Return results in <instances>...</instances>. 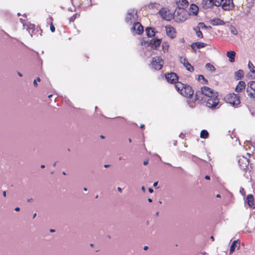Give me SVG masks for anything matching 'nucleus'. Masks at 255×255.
<instances>
[{
    "instance_id": "obj_1",
    "label": "nucleus",
    "mask_w": 255,
    "mask_h": 255,
    "mask_svg": "<svg viewBox=\"0 0 255 255\" xmlns=\"http://www.w3.org/2000/svg\"><path fill=\"white\" fill-rule=\"evenodd\" d=\"M188 4L187 0H179L177 3L178 8H176L174 12V16L177 17L176 20L183 22L187 19L188 14L185 10V6Z\"/></svg>"
},
{
    "instance_id": "obj_2",
    "label": "nucleus",
    "mask_w": 255,
    "mask_h": 255,
    "mask_svg": "<svg viewBox=\"0 0 255 255\" xmlns=\"http://www.w3.org/2000/svg\"><path fill=\"white\" fill-rule=\"evenodd\" d=\"M175 87L176 90L184 97H191L194 94V91L192 87L188 85L179 82L177 83Z\"/></svg>"
},
{
    "instance_id": "obj_3",
    "label": "nucleus",
    "mask_w": 255,
    "mask_h": 255,
    "mask_svg": "<svg viewBox=\"0 0 255 255\" xmlns=\"http://www.w3.org/2000/svg\"><path fill=\"white\" fill-rule=\"evenodd\" d=\"M217 92H214L213 90L210 88L209 87L205 86L201 88L200 91L196 92L195 94V100L196 101H203V98L202 96L207 97L206 98L212 96L214 94H217Z\"/></svg>"
},
{
    "instance_id": "obj_4",
    "label": "nucleus",
    "mask_w": 255,
    "mask_h": 255,
    "mask_svg": "<svg viewBox=\"0 0 255 255\" xmlns=\"http://www.w3.org/2000/svg\"><path fill=\"white\" fill-rule=\"evenodd\" d=\"M204 101H206L207 107L212 110L218 109L220 107L218 94L210 96V97L205 99Z\"/></svg>"
},
{
    "instance_id": "obj_5",
    "label": "nucleus",
    "mask_w": 255,
    "mask_h": 255,
    "mask_svg": "<svg viewBox=\"0 0 255 255\" xmlns=\"http://www.w3.org/2000/svg\"><path fill=\"white\" fill-rule=\"evenodd\" d=\"M137 12L134 9H130L128 10L125 17V21L128 24H131L132 23L137 22L138 17Z\"/></svg>"
},
{
    "instance_id": "obj_6",
    "label": "nucleus",
    "mask_w": 255,
    "mask_h": 255,
    "mask_svg": "<svg viewBox=\"0 0 255 255\" xmlns=\"http://www.w3.org/2000/svg\"><path fill=\"white\" fill-rule=\"evenodd\" d=\"M220 5L225 10H232L234 7L233 0H216L215 6Z\"/></svg>"
},
{
    "instance_id": "obj_7",
    "label": "nucleus",
    "mask_w": 255,
    "mask_h": 255,
    "mask_svg": "<svg viewBox=\"0 0 255 255\" xmlns=\"http://www.w3.org/2000/svg\"><path fill=\"white\" fill-rule=\"evenodd\" d=\"M240 98L235 93L229 94L226 97L227 102L233 107H238L241 103Z\"/></svg>"
},
{
    "instance_id": "obj_8",
    "label": "nucleus",
    "mask_w": 255,
    "mask_h": 255,
    "mask_svg": "<svg viewBox=\"0 0 255 255\" xmlns=\"http://www.w3.org/2000/svg\"><path fill=\"white\" fill-rule=\"evenodd\" d=\"M163 64L162 59L159 56H156L152 58L150 66L155 70H159L162 68Z\"/></svg>"
},
{
    "instance_id": "obj_9",
    "label": "nucleus",
    "mask_w": 255,
    "mask_h": 255,
    "mask_svg": "<svg viewBox=\"0 0 255 255\" xmlns=\"http://www.w3.org/2000/svg\"><path fill=\"white\" fill-rule=\"evenodd\" d=\"M161 43V39L156 38L150 41L142 40L141 42L142 45L150 46L152 48L156 49Z\"/></svg>"
},
{
    "instance_id": "obj_10",
    "label": "nucleus",
    "mask_w": 255,
    "mask_h": 255,
    "mask_svg": "<svg viewBox=\"0 0 255 255\" xmlns=\"http://www.w3.org/2000/svg\"><path fill=\"white\" fill-rule=\"evenodd\" d=\"M165 77L168 83L176 84L178 83V81L179 77L175 73L170 72L169 73L165 74Z\"/></svg>"
},
{
    "instance_id": "obj_11",
    "label": "nucleus",
    "mask_w": 255,
    "mask_h": 255,
    "mask_svg": "<svg viewBox=\"0 0 255 255\" xmlns=\"http://www.w3.org/2000/svg\"><path fill=\"white\" fill-rule=\"evenodd\" d=\"M160 16L164 19L166 20H170L173 18H175L176 19V17H175L173 14L169 12V11L166 10L163 8L161 9L158 12Z\"/></svg>"
},
{
    "instance_id": "obj_12",
    "label": "nucleus",
    "mask_w": 255,
    "mask_h": 255,
    "mask_svg": "<svg viewBox=\"0 0 255 255\" xmlns=\"http://www.w3.org/2000/svg\"><path fill=\"white\" fill-rule=\"evenodd\" d=\"M181 63H182L185 67L187 70L190 72H192L194 68L188 61L185 58L180 57V59Z\"/></svg>"
},
{
    "instance_id": "obj_13",
    "label": "nucleus",
    "mask_w": 255,
    "mask_h": 255,
    "mask_svg": "<svg viewBox=\"0 0 255 255\" xmlns=\"http://www.w3.org/2000/svg\"><path fill=\"white\" fill-rule=\"evenodd\" d=\"M247 92L250 97V94L252 93L253 95H255V81H250L248 83L247 88Z\"/></svg>"
},
{
    "instance_id": "obj_14",
    "label": "nucleus",
    "mask_w": 255,
    "mask_h": 255,
    "mask_svg": "<svg viewBox=\"0 0 255 255\" xmlns=\"http://www.w3.org/2000/svg\"><path fill=\"white\" fill-rule=\"evenodd\" d=\"M247 92L250 97V94L252 93L253 95H255V81H250L248 83L247 88Z\"/></svg>"
},
{
    "instance_id": "obj_15",
    "label": "nucleus",
    "mask_w": 255,
    "mask_h": 255,
    "mask_svg": "<svg viewBox=\"0 0 255 255\" xmlns=\"http://www.w3.org/2000/svg\"><path fill=\"white\" fill-rule=\"evenodd\" d=\"M216 0H203L201 3L204 8L207 9L215 5Z\"/></svg>"
},
{
    "instance_id": "obj_16",
    "label": "nucleus",
    "mask_w": 255,
    "mask_h": 255,
    "mask_svg": "<svg viewBox=\"0 0 255 255\" xmlns=\"http://www.w3.org/2000/svg\"><path fill=\"white\" fill-rule=\"evenodd\" d=\"M131 30L133 31H136L137 34H140L143 31V27L139 22L137 21L133 24L131 27Z\"/></svg>"
},
{
    "instance_id": "obj_17",
    "label": "nucleus",
    "mask_w": 255,
    "mask_h": 255,
    "mask_svg": "<svg viewBox=\"0 0 255 255\" xmlns=\"http://www.w3.org/2000/svg\"><path fill=\"white\" fill-rule=\"evenodd\" d=\"M166 34L168 36L173 39L176 37V31L174 28L171 26L165 27Z\"/></svg>"
},
{
    "instance_id": "obj_18",
    "label": "nucleus",
    "mask_w": 255,
    "mask_h": 255,
    "mask_svg": "<svg viewBox=\"0 0 255 255\" xmlns=\"http://www.w3.org/2000/svg\"><path fill=\"white\" fill-rule=\"evenodd\" d=\"M238 163L240 168L243 170L246 169L249 163L248 159L244 156L239 159Z\"/></svg>"
},
{
    "instance_id": "obj_19",
    "label": "nucleus",
    "mask_w": 255,
    "mask_h": 255,
    "mask_svg": "<svg viewBox=\"0 0 255 255\" xmlns=\"http://www.w3.org/2000/svg\"><path fill=\"white\" fill-rule=\"evenodd\" d=\"M207 45V44L205 43L201 42H196L192 43V44L191 45V47L192 49L195 52L197 49L203 48Z\"/></svg>"
},
{
    "instance_id": "obj_20",
    "label": "nucleus",
    "mask_w": 255,
    "mask_h": 255,
    "mask_svg": "<svg viewBox=\"0 0 255 255\" xmlns=\"http://www.w3.org/2000/svg\"><path fill=\"white\" fill-rule=\"evenodd\" d=\"M198 10L199 8L197 5L195 4H192L188 11V15H196L198 12Z\"/></svg>"
},
{
    "instance_id": "obj_21",
    "label": "nucleus",
    "mask_w": 255,
    "mask_h": 255,
    "mask_svg": "<svg viewBox=\"0 0 255 255\" xmlns=\"http://www.w3.org/2000/svg\"><path fill=\"white\" fill-rule=\"evenodd\" d=\"M240 247V242L239 240L233 241L230 246V255H231L235 250L236 248L239 249Z\"/></svg>"
},
{
    "instance_id": "obj_22",
    "label": "nucleus",
    "mask_w": 255,
    "mask_h": 255,
    "mask_svg": "<svg viewBox=\"0 0 255 255\" xmlns=\"http://www.w3.org/2000/svg\"><path fill=\"white\" fill-rule=\"evenodd\" d=\"M246 200L247 201L249 206L251 208H252L253 209H255V203L254 198L253 195L252 194L248 195L247 197Z\"/></svg>"
},
{
    "instance_id": "obj_23",
    "label": "nucleus",
    "mask_w": 255,
    "mask_h": 255,
    "mask_svg": "<svg viewBox=\"0 0 255 255\" xmlns=\"http://www.w3.org/2000/svg\"><path fill=\"white\" fill-rule=\"evenodd\" d=\"M246 83L245 82L241 81L239 82L238 84L236 87V91L238 93L241 92L243 89L245 88Z\"/></svg>"
},
{
    "instance_id": "obj_24",
    "label": "nucleus",
    "mask_w": 255,
    "mask_h": 255,
    "mask_svg": "<svg viewBox=\"0 0 255 255\" xmlns=\"http://www.w3.org/2000/svg\"><path fill=\"white\" fill-rule=\"evenodd\" d=\"M236 52L234 51H229L227 53V56L229 58V60L230 62H234L235 61V57Z\"/></svg>"
},
{
    "instance_id": "obj_25",
    "label": "nucleus",
    "mask_w": 255,
    "mask_h": 255,
    "mask_svg": "<svg viewBox=\"0 0 255 255\" xmlns=\"http://www.w3.org/2000/svg\"><path fill=\"white\" fill-rule=\"evenodd\" d=\"M211 23L213 25H223L225 24V22L219 18L213 19Z\"/></svg>"
},
{
    "instance_id": "obj_26",
    "label": "nucleus",
    "mask_w": 255,
    "mask_h": 255,
    "mask_svg": "<svg viewBox=\"0 0 255 255\" xmlns=\"http://www.w3.org/2000/svg\"><path fill=\"white\" fill-rule=\"evenodd\" d=\"M145 32L148 37H151L155 35L154 28L152 27H147L145 29Z\"/></svg>"
},
{
    "instance_id": "obj_27",
    "label": "nucleus",
    "mask_w": 255,
    "mask_h": 255,
    "mask_svg": "<svg viewBox=\"0 0 255 255\" xmlns=\"http://www.w3.org/2000/svg\"><path fill=\"white\" fill-rule=\"evenodd\" d=\"M35 25L32 24H29L27 25V30L28 31L29 33L30 34L31 37L32 36V32L34 30Z\"/></svg>"
},
{
    "instance_id": "obj_28",
    "label": "nucleus",
    "mask_w": 255,
    "mask_h": 255,
    "mask_svg": "<svg viewBox=\"0 0 255 255\" xmlns=\"http://www.w3.org/2000/svg\"><path fill=\"white\" fill-rule=\"evenodd\" d=\"M194 30L196 32L197 36L199 38H203V35L202 32L199 30V28H196L195 27L193 28Z\"/></svg>"
},
{
    "instance_id": "obj_29",
    "label": "nucleus",
    "mask_w": 255,
    "mask_h": 255,
    "mask_svg": "<svg viewBox=\"0 0 255 255\" xmlns=\"http://www.w3.org/2000/svg\"><path fill=\"white\" fill-rule=\"evenodd\" d=\"M195 27L199 28V30H200V29H207V28H211V27L210 26H206L203 22H199L198 24V26H197Z\"/></svg>"
},
{
    "instance_id": "obj_30",
    "label": "nucleus",
    "mask_w": 255,
    "mask_h": 255,
    "mask_svg": "<svg viewBox=\"0 0 255 255\" xmlns=\"http://www.w3.org/2000/svg\"><path fill=\"white\" fill-rule=\"evenodd\" d=\"M248 68L249 69L251 72L253 73H255V66L254 64L249 61L248 64Z\"/></svg>"
},
{
    "instance_id": "obj_31",
    "label": "nucleus",
    "mask_w": 255,
    "mask_h": 255,
    "mask_svg": "<svg viewBox=\"0 0 255 255\" xmlns=\"http://www.w3.org/2000/svg\"><path fill=\"white\" fill-rule=\"evenodd\" d=\"M244 72L242 70H239L235 72V76L238 78V79H241L243 77Z\"/></svg>"
},
{
    "instance_id": "obj_32",
    "label": "nucleus",
    "mask_w": 255,
    "mask_h": 255,
    "mask_svg": "<svg viewBox=\"0 0 255 255\" xmlns=\"http://www.w3.org/2000/svg\"><path fill=\"white\" fill-rule=\"evenodd\" d=\"M205 67L212 72H215L216 70L215 67L210 63H207L205 65Z\"/></svg>"
},
{
    "instance_id": "obj_33",
    "label": "nucleus",
    "mask_w": 255,
    "mask_h": 255,
    "mask_svg": "<svg viewBox=\"0 0 255 255\" xmlns=\"http://www.w3.org/2000/svg\"><path fill=\"white\" fill-rule=\"evenodd\" d=\"M209 136V133L207 130L203 129L200 133V137L203 138H206Z\"/></svg>"
},
{
    "instance_id": "obj_34",
    "label": "nucleus",
    "mask_w": 255,
    "mask_h": 255,
    "mask_svg": "<svg viewBox=\"0 0 255 255\" xmlns=\"http://www.w3.org/2000/svg\"><path fill=\"white\" fill-rule=\"evenodd\" d=\"M80 16V14H78V13H75V14H74L73 16H72L71 17H70V18H69V21L70 22H74V20L78 17H79Z\"/></svg>"
},
{
    "instance_id": "obj_35",
    "label": "nucleus",
    "mask_w": 255,
    "mask_h": 255,
    "mask_svg": "<svg viewBox=\"0 0 255 255\" xmlns=\"http://www.w3.org/2000/svg\"><path fill=\"white\" fill-rule=\"evenodd\" d=\"M169 45L167 43L164 42L162 44V48L164 52H166L168 51Z\"/></svg>"
},
{
    "instance_id": "obj_36",
    "label": "nucleus",
    "mask_w": 255,
    "mask_h": 255,
    "mask_svg": "<svg viewBox=\"0 0 255 255\" xmlns=\"http://www.w3.org/2000/svg\"><path fill=\"white\" fill-rule=\"evenodd\" d=\"M198 80H199V81L202 80L204 81V82H202L203 84H207V83H208V80L207 79H206L204 78V76L202 75H199Z\"/></svg>"
},
{
    "instance_id": "obj_37",
    "label": "nucleus",
    "mask_w": 255,
    "mask_h": 255,
    "mask_svg": "<svg viewBox=\"0 0 255 255\" xmlns=\"http://www.w3.org/2000/svg\"><path fill=\"white\" fill-rule=\"evenodd\" d=\"M82 2L84 3L85 5H91V0H81ZM72 3H73V0H71Z\"/></svg>"
},
{
    "instance_id": "obj_38",
    "label": "nucleus",
    "mask_w": 255,
    "mask_h": 255,
    "mask_svg": "<svg viewBox=\"0 0 255 255\" xmlns=\"http://www.w3.org/2000/svg\"><path fill=\"white\" fill-rule=\"evenodd\" d=\"M50 30L52 32H53L55 31V27L52 23L50 24Z\"/></svg>"
},
{
    "instance_id": "obj_39",
    "label": "nucleus",
    "mask_w": 255,
    "mask_h": 255,
    "mask_svg": "<svg viewBox=\"0 0 255 255\" xmlns=\"http://www.w3.org/2000/svg\"><path fill=\"white\" fill-rule=\"evenodd\" d=\"M240 192L243 194V195H244L245 193V190H244V189L242 187H241L240 188Z\"/></svg>"
},
{
    "instance_id": "obj_40",
    "label": "nucleus",
    "mask_w": 255,
    "mask_h": 255,
    "mask_svg": "<svg viewBox=\"0 0 255 255\" xmlns=\"http://www.w3.org/2000/svg\"><path fill=\"white\" fill-rule=\"evenodd\" d=\"M250 98H255V95H253L252 93L250 94Z\"/></svg>"
},
{
    "instance_id": "obj_41",
    "label": "nucleus",
    "mask_w": 255,
    "mask_h": 255,
    "mask_svg": "<svg viewBox=\"0 0 255 255\" xmlns=\"http://www.w3.org/2000/svg\"><path fill=\"white\" fill-rule=\"evenodd\" d=\"M148 160H147H147H144V161H143V164H144V165H147V164H148Z\"/></svg>"
},
{
    "instance_id": "obj_42",
    "label": "nucleus",
    "mask_w": 255,
    "mask_h": 255,
    "mask_svg": "<svg viewBox=\"0 0 255 255\" xmlns=\"http://www.w3.org/2000/svg\"><path fill=\"white\" fill-rule=\"evenodd\" d=\"M33 85H34V86L35 87L37 86V81H36V80H34L33 81Z\"/></svg>"
},
{
    "instance_id": "obj_43",
    "label": "nucleus",
    "mask_w": 255,
    "mask_h": 255,
    "mask_svg": "<svg viewBox=\"0 0 255 255\" xmlns=\"http://www.w3.org/2000/svg\"><path fill=\"white\" fill-rule=\"evenodd\" d=\"M205 178L206 179V180H210V176L209 175H206L205 176Z\"/></svg>"
},
{
    "instance_id": "obj_44",
    "label": "nucleus",
    "mask_w": 255,
    "mask_h": 255,
    "mask_svg": "<svg viewBox=\"0 0 255 255\" xmlns=\"http://www.w3.org/2000/svg\"><path fill=\"white\" fill-rule=\"evenodd\" d=\"M148 191L150 193H152L153 192V190L152 189V188H149L148 189Z\"/></svg>"
},
{
    "instance_id": "obj_45",
    "label": "nucleus",
    "mask_w": 255,
    "mask_h": 255,
    "mask_svg": "<svg viewBox=\"0 0 255 255\" xmlns=\"http://www.w3.org/2000/svg\"><path fill=\"white\" fill-rule=\"evenodd\" d=\"M158 184V182H155L153 183V186L155 187Z\"/></svg>"
},
{
    "instance_id": "obj_46",
    "label": "nucleus",
    "mask_w": 255,
    "mask_h": 255,
    "mask_svg": "<svg viewBox=\"0 0 255 255\" xmlns=\"http://www.w3.org/2000/svg\"><path fill=\"white\" fill-rule=\"evenodd\" d=\"M118 190L120 192H122V189L120 187H118Z\"/></svg>"
},
{
    "instance_id": "obj_47",
    "label": "nucleus",
    "mask_w": 255,
    "mask_h": 255,
    "mask_svg": "<svg viewBox=\"0 0 255 255\" xmlns=\"http://www.w3.org/2000/svg\"><path fill=\"white\" fill-rule=\"evenodd\" d=\"M15 211H19L20 210V208L19 207H16L15 209H14Z\"/></svg>"
},
{
    "instance_id": "obj_48",
    "label": "nucleus",
    "mask_w": 255,
    "mask_h": 255,
    "mask_svg": "<svg viewBox=\"0 0 255 255\" xmlns=\"http://www.w3.org/2000/svg\"><path fill=\"white\" fill-rule=\"evenodd\" d=\"M141 190H142V191L145 192V187L144 186H142L141 187Z\"/></svg>"
},
{
    "instance_id": "obj_49",
    "label": "nucleus",
    "mask_w": 255,
    "mask_h": 255,
    "mask_svg": "<svg viewBox=\"0 0 255 255\" xmlns=\"http://www.w3.org/2000/svg\"><path fill=\"white\" fill-rule=\"evenodd\" d=\"M32 201H33V199L32 198H29V199H27V202H31Z\"/></svg>"
},
{
    "instance_id": "obj_50",
    "label": "nucleus",
    "mask_w": 255,
    "mask_h": 255,
    "mask_svg": "<svg viewBox=\"0 0 255 255\" xmlns=\"http://www.w3.org/2000/svg\"><path fill=\"white\" fill-rule=\"evenodd\" d=\"M148 249V246H144L143 248L144 250H147Z\"/></svg>"
},
{
    "instance_id": "obj_51",
    "label": "nucleus",
    "mask_w": 255,
    "mask_h": 255,
    "mask_svg": "<svg viewBox=\"0 0 255 255\" xmlns=\"http://www.w3.org/2000/svg\"><path fill=\"white\" fill-rule=\"evenodd\" d=\"M110 165H109V164H105V165H104V167H105V168H108V167H110Z\"/></svg>"
},
{
    "instance_id": "obj_52",
    "label": "nucleus",
    "mask_w": 255,
    "mask_h": 255,
    "mask_svg": "<svg viewBox=\"0 0 255 255\" xmlns=\"http://www.w3.org/2000/svg\"><path fill=\"white\" fill-rule=\"evenodd\" d=\"M17 74H18L19 76H20V77H22V74L20 72H18Z\"/></svg>"
},
{
    "instance_id": "obj_53",
    "label": "nucleus",
    "mask_w": 255,
    "mask_h": 255,
    "mask_svg": "<svg viewBox=\"0 0 255 255\" xmlns=\"http://www.w3.org/2000/svg\"><path fill=\"white\" fill-rule=\"evenodd\" d=\"M2 194L4 197H5L6 196V192L3 191Z\"/></svg>"
},
{
    "instance_id": "obj_54",
    "label": "nucleus",
    "mask_w": 255,
    "mask_h": 255,
    "mask_svg": "<svg viewBox=\"0 0 255 255\" xmlns=\"http://www.w3.org/2000/svg\"><path fill=\"white\" fill-rule=\"evenodd\" d=\"M149 7H150L151 8H153V3H151L149 5Z\"/></svg>"
},
{
    "instance_id": "obj_55",
    "label": "nucleus",
    "mask_w": 255,
    "mask_h": 255,
    "mask_svg": "<svg viewBox=\"0 0 255 255\" xmlns=\"http://www.w3.org/2000/svg\"><path fill=\"white\" fill-rule=\"evenodd\" d=\"M36 81H37L39 82V81H40V78L37 77L36 78Z\"/></svg>"
},
{
    "instance_id": "obj_56",
    "label": "nucleus",
    "mask_w": 255,
    "mask_h": 255,
    "mask_svg": "<svg viewBox=\"0 0 255 255\" xmlns=\"http://www.w3.org/2000/svg\"><path fill=\"white\" fill-rule=\"evenodd\" d=\"M50 232L51 233H53L55 232V230L54 229H50Z\"/></svg>"
},
{
    "instance_id": "obj_57",
    "label": "nucleus",
    "mask_w": 255,
    "mask_h": 255,
    "mask_svg": "<svg viewBox=\"0 0 255 255\" xmlns=\"http://www.w3.org/2000/svg\"><path fill=\"white\" fill-rule=\"evenodd\" d=\"M152 199H150V198H148V201L149 202H152Z\"/></svg>"
},
{
    "instance_id": "obj_58",
    "label": "nucleus",
    "mask_w": 255,
    "mask_h": 255,
    "mask_svg": "<svg viewBox=\"0 0 255 255\" xmlns=\"http://www.w3.org/2000/svg\"><path fill=\"white\" fill-rule=\"evenodd\" d=\"M232 33H233V34H237V33H236V32H237V31H236V32H235V31H233H233H232Z\"/></svg>"
},
{
    "instance_id": "obj_59",
    "label": "nucleus",
    "mask_w": 255,
    "mask_h": 255,
    "mask_svg": "<svg viewBox=\"0 0 255 255\" xmlns=\"http://www.w3.org/2000/svg\"><path fill=\"white\" fill-rule=\"evenodd\" d=\"M189 106H190V107H192V108H193V107H194V106H193L192 104H190V103H189Z\"/></svg>"
},
{
    "instance_id": "obj_60",
    "label": "nucleus",
    "mask_w": 255,
    "mask_h": 255,
    "mask_svg": "<svg viewBox=\"0 0 255 255\" xmlns=\"http://www.w3.org/2000/svg\"><path fill=\"white\" fill-rule=\"evenodd\" d=\"M100 137H101V138H102V139H103V138H105L104 136V135H100Z\"/></svg>"
},
{
    "instance_id": "obj_61",
    "label": "nucleus",
    "mask_w": 255,
    "mask_h": 255,
    "mask_svg": "<svg viewBox=\"0 0 255 255\" xmlns=\"http://www.w3.org/2000/svg\"><path fill=\"white\" fill-rule=\"evenodd\" d=\"M155 215L156 216H158L159 215V212H157L156 213H155Z\"/></svg>"
},
{
    "instance_id": "obj_62",
    "label": "nucleus",
    "mask_w": 255,
    "mask_h": 255,
    "mask_svg": "<svg viewBox=\"0 0 255 255\" xmlns=\"http://www.w3.org/2000/svg\"><path fill=\"white\" fill-rule=\"evenodd\" d=\"M44 167H45V165H44L42 164V165H41V168H43Z\"/></svg>"
},
{
    "instance_id": "obj_63",
    "label": "nucleus",
    "mask_w": 255,
    "mask_h": 255,
    "mask_svg": "<svg viewBox=\"0 0 255 255\" xmlns=\"http://www.w3.org/2000/svg\"><path fill=\"white\" fill-rule=\"evenodd\" d=\"M36 216V213H34L33 216V218H34Z\"/></svg>"
},
{
    "instance_id": "obj_64",
    "label": "nucleus",
    "mask_w": 255,
    "mask_h": 255,
    "mask_svg": "<svg viewBox=\"0 0 255 255\" xmlns=\"http://www.w3.org/2000/svg\"><path fill=\"white\" fill-rule=\"evenodd\" d=\"M216 197H217V198H220L221 196H220V194H217V195H216Z\"/></svg>"
}]
</instances>
